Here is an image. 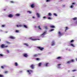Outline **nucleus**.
<instances>
[{"instance_id":"obj_17","label":"nucleus","mask_w":77,"mask_h":77,"mask_svg":"<svg viewBox=\"0 0 77 77\" xmlns=\"http://www.w3.org/2000/svg\"><path fill=\"white\" fill-rule=\"evenodd\" d=\"M48 16H51V15H52V14H51V13H49L48 14Z\"/></svg>"},{"instance_id":"obj_13","label":"nucleus","mask_w":77,"mask_h":77,"mask_svg":"<svg viewBox=\"0 0 77 77\" xmlns=\"http://www.w3.org/2000/svg\"><path fill=\"white\" fill-rule=\"evenodd\" d=\"M58 34H59V36H62V34L60 32H58Z\"/></svg>"},{"instance_id":"obj_41","label":"nucleus","mask_w":77,"mask_h":77,"mask_svg":"<svg viewBox=\"0 0 77 77\" xmlns=\"http://www.w3.org/2000/svg\"><path fill=\"white\" fill-rule=\"evenodd\" d=\"M77 71L75 69V70H72V71L73 72H74L75 71Z\"/></svg>"},{"instance_id":"obj_60","label":"nucleus","mask_w":77,"mask_h":77,"mask_svg":"<svg viewBox=\"0 0 77 77\" xmlns=\"http://www.w3.org/2000/svg\"><path fill=\"white\" fill-rule=\"evenodd\" d=\"M1 41V39H0V42Z\"/></svg>"},{"instance_id":"obj_28","label":"nucleus","mask_w":77,"mask_h":77,"mask_svg":"<svg viewBox=\"0 0 77 77\" xmlns=\"http://www.w3.org/2000/svg\"><path fill=\"white\" fill-rule=\"evenodd\" d=\"M16 33H18L19 32V30H16L15 31Z\"/></svg>"},{"instance_id":"obj_53","label":"nucleus","mask_w":77,"mask_h":77,"mask_svg":"<svg viewBox=\"0 0 77 77\" xmlns=\"http://www.w3.org/2000/svg\"><path fill=\"white\" fill-rule=\"evenodd\" d=\"M43 18H46V17H45V16Z\"/></svg>"},{"instance_id":"obj_2","label":"nucleus","mask_w":77,"mask_h":77,"mask_svg":"<svg viewBox=\"0 0 77 77\" xmlns=\"http://www.w3.org/2000/svg\"><path fill=\"white\" fill-rule=\"evenodd\" d=\"M37 48H38V49H39V50H40L41 51H42V50H44V48H42L40 47H37Z\"/></svg>"},{"instance_id":"obj_10","label":"nucleus","mask_w":77,"mask_h":77,"mask_svg":"<svg viewBox=\"0 0 77 77\" xmlns=\"http://www.w3.org/2000/svg\"><path fill=\"white\" fill-rule=\"evenodd\" d=\"M8 16V17H9V18H12V17H13V15L11 14H10Z\"/></svg>"},{"instance_id":"obj_33","label":"nucleus","mask_w":77,"mask_h":77,"mask_svg":"<svg viewBox=\"0 0 77 77\" xmlns=\"http://www.w3.org/2000/svg\"><path fill=\"white\" fill-rule=\"evenodd\" d=\"M54 16H56V17H57V15L56 13H54Z\"/></svg>"},{"instance_id":"obj_54","label":"nucleus","mask_w":77,"mask_h":77,"mask_svg":"<svg viewBox=\"0 0 77 77\" xmlns=\"http://www.w3.org/2000/svg\"><path fill=\"white\" fill-rule=\"evenodd\" d=\"M76 24H77V20H76V22H75Z\"/></svg>"},{"instance_id":"obj_36","label":"nucleus","mask_w":77,"mask_h":77,"mask_svg":"<svg viewBox=\"0 0 77 77\" xmlns=\"http://www.w3.org/2000/svg\"><path fill=\"white\" fill-rule=\"evenodd\" d=\"M45 28L46 29H48V28L47 27V26H45Z\"/></svg>"},{"instance_id":"obj_9","label":"nucleus","mask_w":77,"mask_h":77,"mask_svg":"<svg viewBox=\"0 0 77 77\" xmlns=\"http://www.w3.org/2000/svg\"><path fill=\"white\" fill-rule=\"evenodd\" d=\"M36 15H37V17L38 18H39L40 17V14L38 13H36Z\"/></svg>"},{"instance_id":"obj_3","label":"nucleus","mask_w":77,"mask_h":77,"mask_svg":"<svg viewBox=\"0 0 77 77\" xmlns=\"http://www.w3.org/2000/svg\"><path fill=\"white\" fill-rule=\"evenodd\" d=\"M30 39H31L32 40V41H36L37 40H39V39H33V38L32 37H31L29 38Z\"/></svg>"},{"instance_id":"obj_42","label":"nucleus","mask_w":77,"mask_h":77,"mask_svg":"<svg viewBox=\"0 0 77 77\" xmlns=\"http://www.w3.org/2000/svg\"><path fill=\"white\" fill-rule=\"evenodd\" d=\"M1 68L2 69H4V66H1Z\"/></svg>"},{"instance_id":"obj_61","label":"nucleus","mask_w":77,"mask_h":77,"mask_svg":"<svg viewBox=\"0 0 77 77\" xmlns=\"http://www.w3.org/2000/svg\"><path fill=\"white\" fill-rule=\"evenodd\" d=\"M6 33H8V32H6Z\"/></svg>"},{"instance_id":"obj_46","label":"nucleus","mask_w":77,"mask_h":77,"mask_svg":"<svg viewBox=\"0 0 77 77\" xmlns=\"http://www.w3.org/2000/svg\"><path fill=\"white\" fill-rule=\"evenodd\" d=\"M5 25H2V27H5Z\"/></svg>"},{"instance_id":"obj_55","label":"nucleus","mask_w":77,"mask_h":77,"mask_svg":"<svg viewBox=\"0 0 77 77\" xmlns=\"http://www.w3.org/2000/svg\"><path fill=\"white\" fill-rule=\"evenodd\" d=\"M32 18H35V17H32Z\"/></svg>"},{"instance_id":"obj_14","label":"nucleus","mask_w":77,"mask_h":77,"mask_svg":"<svg viewBox=\"0 0 77 77\" xmlns=\"http://www.w3.org/2000/svg\"><path fill=\"white\" fill-rule=\"evenodd\" d=\"M23 56L24 57H27L28 56V55L27 54H25L23 55Z\"/></svg>"},{"instance_id":"obj_34","label":"nucleus","mask_w":77,"mask_h":77,"mask_svg":"<svg viewBox=\"0 0 77 77\" xmlns=\"http://www.w3.org/2000/svg\"><path fill=\"white\" fill-rule=\"evenodd\" d=\"M0 56H1V57H3V55L2 54H0Z\"/></svg>"},{"instance_id":"obj_47","label":"nucleus","mask_w":77,"mask_h":77,"mask_svg":"<svg viewBox=\"0 0 77 77\" xmlns=\"http://www.w3.org/2000/svg\"><path fill=\"white\" fill-rule=\"evenodd\" d=\"M72 5H75V3H72Z\"/></svg>"},{"instance_id":"obj_20","label":"nucleus","mask_w":77,"mask_h":77,"mask_svg":"<svg viewBox=\"0 0 77 77\" xmlns=\"http://www.w3.org/2000/svg\"><path fill=\"white\" fill-rule=\"evenodd\" d=\"M57 59H61V57H59L57 58Z\"/></svg>"},{"instance_id":"obj_32","label":"nucleus","mask_w":77,"mask_h":77,"mask_svg":"<svg viewBox=\"0 0 77 77\" xmlns=\"http://www.w3.org/2000/svg\"><path fill=\"white\" fill-rule=\"evenodd\" d=\"M25 28H27V26L26 25H24L23 26Z\"/></svg>"},{"instance_id":"obj_43","label":"nucleus","mask_w":77,"mask_h":77,"mask_svg":"<svg viewBox=\"0 0 77 77\" xmlns=\"http://www.w3.org/2000/svg\"><path fill=\"white\" fill-rule=\"evenodd\" d=\"M50 0H47L46 1L47 2H50Z\"/></svg>"},{"instance_id":"obj_29","label":"nucleus","mask_w":77,"mask_h":77,"mask_svg":"<svg viewBox=\"0 0 77 77\" xmlns=\"http://www.w3.org/2000/svg\"><path fill=\"white\" fill-rule=\"evenodd\" d=\"M71 46H72V47H75V46L74 45H73V44H71Z\"/></svg>"},{"instance_id":"obj_50","label":"nucleus","mask_w":77,"mask_h":77,"mask_svg":"<svg viewBox=\"0 0 77 77\" xmlns=\"http://www.w3.org/2000/svg\"><path fill=\"white\" fill-rule=\"evenodd\" d=\"M36 60H39V58H36Z\"/></svg>"},{"instance_id":"obj_57","label":"nucleus","mask_w":77,"mask_h":77,"mask_svg":"<svg viewBox=\"0 0 77 77\" xmlns=\"http://www.w3.org/2000/svg\"><path fill=\"white\" fill-rule=\"evenodd\" d=\"M35 27L36 28V27H37L35 26Z\"/></svg>"},{"instance_id":"obj_16","label":"nucleus","mask_w":77,"mask_h":77,"mask_svg":"<svg viewBox=\"0 0 77 77\" xmlns=\"http://www.w3.org/2000/svg\"><path fill=\"white\" fill-rule=\"evenodd\" d=\"M42 65V63H38V66H41Z\"/></svg>"},{"instance_id":"obj_49","label":"nucleus","mask_w":77,"mask_h":77,"mask_svg":"<svg viewBox=\"0 0 77 77\" xmlns=\"http://www.w3.org/2000/svg\"><path fill=\"white\" fill-rule=\"evenodd\" d=\"M7 52H8V53H9V51L8 50H7Z\"/></svg>"},{"instance_id":"obj_27","label":"nucleus","mask_w":77,"mask_h":77,"mask_svg":"<svg viewBox=\"0 0 77 77\" xmlns=\"http://www.w3.org/2000/svg\"><path fill=\"white\" fill-rule=\"evenodd\" d=\"M66 29L65 30H68V27H65Z\"/></svg>"},{"instance_id":"obj_56","label":"nucleus","mask_w":77,"mask_h":77,"mask_svg":"<svg viewBox=\"0 0 77 77\" xmlns=\"http://www.w3.org/2000/svg\"><path fill=\"white\" fill-rule=\"evenodd\" d=\"M65 5H63V7H65Z\"/></svg>"},{"instance_id":"obj_37","label":"nucleus","mask_w":77,"mask_h":77,"mask_svg":"<svg viewBox=\"0 0 77 77\" xmlns=\"http://www.w3.org/2000/svg\"><path fill=\"white\" fill-rule=\"evenodd\" d=\"M6 43H7V44H10V43L8 41H6Z\"/></svg>"},{"instance_id":"obj_30","label":"nucleus","mask_w":77,"mask_h":77,"mask_svg":"<svg viewBox=\"0 0 77 77\" xmlns=\"http://www.w3.org/2000/svg\"><path fill=\"white\" fill-rule=\"evenodd\" d=\"M10 3H15V2L14 1H11L10 2Z\"/></svg>"},{"instance_id":"obj_58","label":"nucleus","mask_w":77,"mask_h":77,"mask_svg":"<svg viewBox=\"0 0 77 77\" xmlns=\"http://www.w3.org/2000/svg\"><path fill=\"white\" fill-rule=\"evenodd\" d=\"M4 11H6V9H4Z\"/></svg>"},{"instance_id":"obj_1","label":"nucleus","mask_w":77,"mask_h":77,"mask_svg":"<svg viewBox=\"0 0 77 77\" xmlns=\"http://www.w3.org/2000/svg\"><path fill=\"white\" fill-rule=\"evenodd\" d=\"M47 32V31H45L44 32V33H43L41 35V36L43 38H44V35L46 34V33Z\"/></svg>"},{"instance_id":"obj_31","label":"nucleus","mask_w":77,"mask_h":77,"mask_svg":"<svg viewBox=\"0 0 77 77\" xmlns=\"http://www.w3.org/2000/svg\"><path fill=\"white\" fill-rule=\"evenodd\" d=\"M73 7H74V5H71V6L70 7V8H73Z\"/></svg>"},{"instance_id":"obj_8","label":"nucleus","mask_w":77,"mask_h":77,"mask_svg":"<svg viewBox=\"0 0 77 77\" xmlns=\"http://www.w3.org/2000/svg\"><path fill=\"white\" fill-rule=\"evenodd\" d=\"M9 39H14L15 38H14V37L12 36H11L9 37Z\"/></svg>"},{"instance_id":"obj_22","label":"nucleus","mask_w":77,"mask_h":77,"mask_svg":"<svg viewBox=\"0 0 77 77\" xmlns=\"http://www.w3.org/2000/svg\"><path fill=\"white\" fill-rule=\"evenodd\" d=\"M70 61V62L71 63V62H74V60H72Z\"/></svg>"},{"instance_id":"obj_59","label":"nucleus","mask_w":77,"mask_h":77,"mask_svg":"<svg viewBox=\"0 0 77 77\" xmlns=\"http://www.w3.org/2000/svg\"><path fill=\"white\" fill-rule=\"evenodd\" d=\"M76 61H77V58H76Z\"/></svg>"},{"instance_id":"obj_40","label":"nucleus","mask_w":77,"mask_h":77,"mask_svg":"<svg viewBox=\"0 0 77 77\" xmlns=\"http://www.w3.org/2000/svg\"><path fill=\"white\" fill-rule=\"evenodd\" d=\"M0 77H3V75L0 74Z\"/></svg>"},{"instance_id":"obj_26","label":"nucleus","mask_w":77,"mask_h":77,"mask_svg":"<svg viewBox=\"0 0 77 77\" xmlns=\"http://www.w3.org/2000/svg\"><path fill=\"white\" fill-rule=\"evenodd\" d=\"M15 66H18V63L17 62H15L14 63Z\"/></svg>"},{"instance_id":"obj_5","label":"nucleus","mask_w":77,"mask_h":77,"mask_svg":"<svg viewBox=\"0 0 77 77\" xmlns=\"http://www.w3.org/2000/svg\"><path fill=\"white\" fill-rule=\"evenodd\" d=\"M30 67L32 68V69H34L35 68V65L34 64H32L30 66Z\"/></svg>"},{"instance_id":"obj_51","label":"nucleus","mask_w":77,"mask_h":77,"mask_svg":"<svg viewBox=\"0 0 77 77\" xmlns=\"http://www.w3.org/2000/svg\"><path fill=\"white\" fill-rule=\"evenodd\" d=\"M8 47V46L7 45V46H5V48H7V47Z\"/></svg>"},{"instance_id":"obj_23","label":"nucleus","mask_w":77,"mask_h":77,"mask_svg":"<svg viewBox=\"0 0 77 77\" xmlns=\"http://www.w3.org/2000/svg\"><path fill=\"white\" fill-rule=\"evenodd\" d=\"M16 16H17V17H19V16H20V14H16Z\"/></svg>"},{"instance_id":"obj_18","label":"nucleus","mask_w":77,"mask_h":77,"mask_svg":"<svg viewBox=\"0 0 77 77\" xmlns=\"http://www.w3.org/2000/svg\"><path fill=\"white\" fill-rule=\"evenodd\" d=\"M50 27H51V28H55V26H50Z\"/></svg>"},{"instance_id":"obj_7","label":"nucleus","mask_w":77,"mask_h":77,"mask_svg":"<svg viewBox=\"0 0 77 77\" xmlns=\"http://www.w3.org/2000/svg\"><path fill=\"white\" fill-rule=\"evenodd\" d=\"M5 45L4 44H2L1 45V47L2 48H5Z\"/></svg>"},{"instance_id":"obj_15","label":"nucleus","mask_w":77,"mask_h":77,"mask_svg":"<svg viewBox=\"0 0 77 77\" xmlns=\"http://www.w3.org/2000/svg\"><path fill=\"white\" fill-rule=\"evenodd\" d=\"M77 19V17H75L73 18L72 19V20H76Z\"/></svg>"},{"instance_id":"obj_39","label":"nucleus","mask_w":77,"mask_h":77,"mask_svg":"<svg viewBox=\"0 0 77 77\" xmlns=\"http://www.w3.org/2000/svg\"><path fill=\"white\" fill-rule=\"evenodd\" d=\"M27 12H29V14H32V12L30 11H28Z\"/></svg>"},{"instance_id":"obj_24","label":"nucleus","mask_w":77,"mask_h":77,"mask_svg":"<svg viewBox=\"0 0 77 77\" xmlns=\"http://www.w3.org/2000/svg\"><path fill=\"white\" fill-rule=\"evenodd\" d=\"M38 29H40V30H41V26H38Z\"/></svg>"},{"instance_id":"obj_35","label":"nucleus","mask_w":77,"mask_h":77,"mask_svg":"<svg viewBox=\"0 0 77 77\" xmlns=\"http://www.w3.org/2000/svg\"><path fill=\"white\" fill-rule=\"evenodd\" d=\"M54 29H51L50 30V32H52V31H53L54 30Z\"/></svg>"},{"instance_id":"obj_21","label":"nucleus","mask_w":77,"mask_h":77,"mask_svg":"<svg viewBox=\"0 0 77 77\" xmlns=\"http://www.w3.org/2000/svg\"><path fill=\"white\" fill-rule=\"evenodd\" d=\"M22 25H17V27H22Z\"/></svg>"},{"instance_id":"obj_48","label":"nucleus","mask_w":77,"mask_h":77,"mask_svg":"<svg viewBox=\"0 0 77 77\" xmlns=\"http://www.w3.org/2000/svg\"><path fill=\"white\" fill-rule=\"evenodd\" d=\"M5 72V73L6 74V73H8V72L7 71L5 72Z\"/></svg>"},{"instance_id":"obj_52","label":"nucleus","mask_w":77,"mask_h":77,"mask_svg":"<svg viewBox=\"0 0 77 77\" xmlns=\"http://www.w3.org/2000/svg\"><path fill=\"white\" fill-rule=\"evenodd\" d=\"M58 66H60V65H61V64H58Z\"/></svg>"},{"instance_id":"obj_19","label":"nucleus","mask_w":77,"mask_h":77,"mask_svg":"<svg viewBox=\"0 0 77 77\" xmlns=\"http://www.w3.org/2000/svg\"><path fill=\"white\" fill-rule=\"evenodd\" d=\"M71 63L70 61H69L67 62V64H70Z\"/></svg>"},{"instance_id":"obj_44","label":"nucleus","mask_w":77,"mask_h":77,"mask_svg":"<svg viewBox=\"0 0 77 77\" xmlns=\"http://www.w3.org/2000/svg\"><path fill=\"white\" fill-rule=\"evenodd\" d=\"M48 20H51V17H48Z\"/></svg>"},{"instance_id":"obj_12","label":"nucleus","mask_w":77,"mask_h":77,"mask_svg":"<svg viewBox=\"0 0 77 77\" xmlns=\"http://www.w3.org/2000/svg\"><path fill=\"white\" fill-rule=\"evenodd\" d=\"M31 7L32 8H33L34 7H35V4H32L31 5Z\"/></svg>"},{"instance_id":"obj_11","label":"nucleus","mask_w":77,"mask_h":77,"mask_svg":"<svg viewBox=\"0 0 77 77\" xmlns=\"http://www.w3.org/2000/svg\"><path fill=\"white\" fill-rule=\"evenodd\" d=\"M38 54H35L33 56V57H38Z\"/></svg>"},{"instance_id":"obj_4","label":"nucleus","mask_w":77,"mask_h":77,"mask_svg":"<svg viewBox=\"0 0 77 77\" xmlns=\"http://www.w3.org/2000/svg\"><path fill=\"white\" fill-rule=\"evenodd\" d=\"M27 72L29 73V74H31V73L33 72V70H27Z\"/></svg>"},{"instance_id":"obj_38","label":"nucleus","mask_w":77,"mask_h":77,"mask_svg":"<svg viewBox=\"0 0 77 77\" xmlns=\"http://www.w3.org/2000/svg\"><path fill=\"white\" fill-rule=\"evenodd\" d=\"M48 63H46V64H45L46 66H48Z\"/></svg>"},{"instance_id":"obj_25","label":"nucleus","mask_w":77,"mask_h":77,"mask_svg":"<svg viewBox=\"0 0 77 77\" xmlns=\"http://www.w3.org/2000/svg\"><path fill=\"white\" fill-rule=\"evenodd\" d=\"M24 45H25L27 46H29V45H28V44H27V43H25L24 44Z\"/></svg>"},{"instance_id":"obj_6","label":"nucleus","mask_w":77,"mask_h":77,"mask_svg":"<svg viewBox=\"0 0 77 77\" xmlns=\"http://www.w3.org/2000/svg\"><path fill=\"white\" fill-rule=\"evenodd\" d=\"M51 44H52L51 45L52 46H54V45H55V43L54 41H53L51 42Z\"/></svg>"},{"instance_id":"obj_45","label":"nucleus","mask_w":77,"mask_h":77,"mask_svg":"<svg viewBox=\"0 0 77 77\" xmlns=\"http://www.w3.org/2000/svg\"><path fill=\"white\" fill-rule=\"evenodd\" d=\"M71 42H74V40H72L71 41Z\"/></svg>"}]
</instances>
